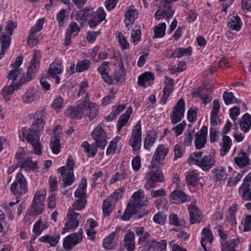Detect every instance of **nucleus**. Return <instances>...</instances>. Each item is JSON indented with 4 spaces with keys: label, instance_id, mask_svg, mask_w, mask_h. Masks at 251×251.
I'll list each match as a JSON object with an SVG mask.
<instances>
[{
    "label": "nucleus",
    "instance_id": "8fccbe9b",
    "mask_svg": "<svg viewBox=\"0 0 251 251\" xmlns=\"http://www.w3.org/2000/svg\"><path fill=\"white\" fill-rule=\"evenodd\" d=\"M46 193L47 191L44 189L37 191L34 195L33 201L44 204Z\"/></svg>",
    "mask_w": 251,
    "mask_h": 251
},
{
    "label": "nucleus",
    "instance_id": "774afa93",
    "mask_svg": "<svg viewBox=\"0 0 251 251\" xmlns=\"http://www.w3.org/2000/svg\"><path fill=\"white\" fill-rule=\"evenodd\" d=\"M244 231H251V215L246 216L244 224Z\"/></svg>",
    "mask_w": 251,
    "mask_h": 251
},
{
    "label": "nucleus",
    "instance_id": "9d476101",
    "mask_svg": "<svg viewBox=\"0 0 251 251\" xmlns=\"http://www.w3.org/2000/svg\"><path fill=\"white\" fill-rule=\"evenodd\" d=\"M90 10L91 13L89 17L88 24L91 28H94L105 19L106 13L102 7H99L95 12L93 11V9Z\"/></svg>",
    "mask_w": 251,
    "mask_h": 251
},
{
    "label": "nucleus",
    "instance_id": "0e129e2a",
    "mask_svg": "<svg viewBox=\"0 0 251 251\" xmlns=\"http://www.w3.org/2000/svg\"><path fill=\"white\" fill-rule=\"evenodd\" d=\"M80 31V28L78 25L75 22L71 23L69 26V29L67 30V32L71 34L75 33V35L78 34Z\"/></svg>",
    "mask_w": 251,
    "mask_h": 251
},
{
    "label": "nucleus",
    "instance_id": "a18cd8bd",
    "mask_svg": "<svg viewBox=\"0 0 251 251\" xmlns=\"http://www.w3.org/2000/svg\"><path fill=\"white\" fill-rule=\"evenodd\" d=\"M248 159L246 153L242 152L240 153V156L239 157L234 158V162L238 166L242 168L248 164Z\"/></svg>",
    "mask_w": 251,
    "mask_h": 251
},
{
    "label": "nucleus",
    "instance_id": "39448f33",
    "mask_svg": "<svg viewBox=\"0 0 251 251\" xmlns=\"http://www.w3.org/2000/svg\"><path fill=\"white\" fill-rule=\"evenodd\" d=\"M11 191L15 195H23L27 192L26 181L22 173L17 174L16 180L11 185Z\"/></svg>",
    "mask_w": 251,
    "mask_h": 251
},
{
    "label": "nucleus",
    "instance_id": "f257e3e1",
    "mask_svg": "<svg viewBox=\"0 0 251 251\" xmlns=\"http://www.w3.org/2000/svg\"><path fill=\"white\" fill-rule=\"evenodd\" d=\"M45 112L43 110L37 111L34 115L35 122L30 128L27 129L23 128L21 132L27 142L30 144L33 148L35 153L37 155L42 154V144L40 141V135L43 131L45 126L44 117Z\"/></svg>",
    "mask_w": 251,
    "mask_h": 251
},
{
    "label": "nucleus",
    "instance_id": "5701e85b",
    "mask_svg": "<svg viewBox=\"0 0 251 251\" xmlns=\"http://www.w3.org/2000/svg\"><path fill=\"white\" fill-rule=\"evenodd\" d=\"M138 12L134 5H131L125 13L126 25L127 27H129L134 24L135 19L138 17Z\"/></svg>",
    "mask_w": 251,
    "mask_h": 251
},
{
    "label": "nucleus",
    "instance_id": "2eb2a0df",
    "mask_svg": "<svg viewBox=\"0 0 251 251\" xmlns=\"http://www.w3.org/2000/svg\"><path fill=\"white\" fill-rule=\"evenodd\" d=\"M82 231H78L66 237L63 242L64 248L67 250H70L72 248L80 243L82 239Z\"/></svg>",
    "mask_w": 251,
    "mask_h": 251
},
{
    "label": "nucleus",
    "instance_id": "5fc2aeb1",
    "mask_svg": "<svg viewBox=\"0 0 251 251\" xmlns=\"http://www.w3.org/2000/svg\"><path fill=\"white\" fill-rule=\"evenodd\" d=\"M44 23V19L41 18L39 19L35 25L30 30L31 39H32V36L38 32H39L43 29V25Z\"/></svg>",
    "mask_w": 251,
    "mask_h": 251
},
{
    "label": "nucleus",
    "instance_id": "bb28decb",
    "mask_svg": "<svg viewBox=\"0 0 251 251\" xmlns=\"http://www.w3.org/2000/svg\"><path fill=\"white\" fill-rule=\"evenodd\" d=\"M87 101L86 108H84V113L88 116L90 120L94 119L98 115V108L95 103L90 102L89 99Z\"/></svg>",
    "mask_w": 251,
    "mask_h": 251
},
{
    "label": "nucleus",
    "instance_id": "4c0bfd02",
    "mask_svg": "<svg viewBox=\"0 0 251 251\" xmlns=\"http://www.w3.org/2000/svg\"><path fill=\"white\" fill-rule=\"evenodd\" d=\"M202 237L201 238V245L204 250H206L205 244L206 242L212 243L213 238L212 233L209 228L204 227L201 232Z\"/></svg>",
    "mask_w": 251,
    "mask_h": 251
},
{
    "label": "nucleus",
    "instance_id": "f704fd0d",
    "mask_svg": "<svg viewBox=\"0 0 251 251\" xmlns=\"http://www.w3.org/2000/svg\"><path fill=\"white\" fill-rule=\"evenodd\" d=\"M157 138V135L154 131H149L145 139V148L147 150H150L151 147L155 143Z\"/></svg>",
    "mask_w": 251,
    "mask_h": 251
},
{
    "label": "nucleus",
    "instance_id": "bf43d9fd",
    "mask_svg": "<svg viewBox=\"0 0 251 251\" xmlns=\"http://www.w3.org/2000/svg\"><path fill=\"white\" fill-rule=\"evenodd\" d=\"M63 104V100L61 97H58L54 99L52 103V107L57 112H59Z\"/></svg>",
    "mask_w": 251,
    "mask_h": 251
},
{
    "label": "nucleus",
    "instance_id": "6ab92c4d",
    "mask_svg": "<svg viewBox=\"0 0 251 251\" xmlns=\"http://www.w3.org/2000/svg\"><path fill=\"white\" fill-rule=\"evenodd\" d=\"M63 70L62 62L59 60H55L50 65L49 69V74L50 77L55 78V82L57 84H59L60 81V78L57 75L61 74Z\"/></svg>",
    "mask_w": 251,
    "mask_h": 251
},
{
    "label": "nucleus",
    "instance_id": "c03bdc74",
    "mask_svg": "<svg viewBox=\"0 0 251 251\" xmlns=\"http://www.w3.org/2000/svg\"><path fill=\"white\" fill-rule=\"evenodd\" d=\"M50 148L54 154H58L61 151L60 137H51L50 139Z\"/></svg>",
    "mask_w": 251,
    "mask_h": 251
},
{
    "label": "nucleus",
    "instance_id": "1a4fd4ad",
    "mask_svg": "<svg viewBox=\"0 0 251 251\" xmlns=\"http://www.w3.org/2000/svg\"><path fill=\"white\" fill-rule=\"evenodd\" d=\"M148 181L145 185L147 189H150L155 186L157 182H162L165 180L162 171L157 170L151 171L147 175Z\"/></svg>",
    "mask_w": 251,
    "mask_h": 251
},
{
    "label": "nucleus",
    "instance_id": "b1692460",
    "mask_svg": "<svg viewBox=\"0 0 251 251\" xmlns=\"http://www.w3.org/2000/svg\"><path fill=\"white\" fill-rule=\"evenodd\" d=\"M188 209L190 223L192 224L200 223L202 219V216L199 208L194 205H190Z\"/></svg>",
    "mask_w": 251,
    "mask_h": 251
},
{
    "label": "nucleus",
    "instance_id": "7c9ffc66",
    "mask_svg": "<svg viewBox=\"0 0 251 251\" xmlns=\"http://www.w3.org/2000/svg\"><path fill=\"white\" fill-rule=\"evenodd\" d=\"M132 112V108L131 106H130L127 108L126 112L120 117L117 123L118 132L121 130L122 128L128 122Z\"/></svg>",
    "mask_w": 251,
    "mask_h": 251
},
{
    "label": "nucleus",
    "instance_id": "cd10ccee",
    "mask_svg": "<svg viewBox=\"0 0 251 251\" xmlns=\"http://www.w3.org/2000/svg\"><path fill=\"white\" fill-rule=\"evenodd\" d=\"M134 233L129 231L125 235V246L128 251H133L135 248Z\"/></svg>",
    "mask_w": 251,
    "mask_h": 251
},
{
    "label": "nucleus",
    "instance_id": "864d4df0",
    "mask_svg": "<svg viewBox=\"0 0 251 251\" xmlns=\"http://www.w3.org/2000/svg\"><path fill=\"white\" fill-rule=\"evenodd\" d=\"M194 95L200 97L203 100V103L204 104H207L210 102L212 100V98L209 94L208 95L201 92V88H198L197 90L194 92Z\"/></svg>",
    "mask_w": 251,
    "mask_h": 251
},
{
    "label": "nucleus",
    "instance_id": "72a5a7b5",
    "mask_svg": "<svg viewBox=\"0 0 251 251\" xmlns=\"http://www.w3.org/2000/svg\"><path fill=\"white\" fill-rule=\"evenodd\" d=\"M60 239V236L58 234L56 235H47L42 236L40 238L39 240L41 242L48 243L51 247L55 246L58 243Z\"/></svg>",
    "mask_w": 251,
    "mask_h": 251
},
{
    "label": "nucleus",
    "instance_id": "4468645a",
    "mask_svg": "<svg viewBox=\"0 0 251 251\" xmlns=\"http://www.w3.org/2000/svg\"><path fill=\"white\" fill-rule=\"evenodd\" d=\"M185 102L182 99H179L176 105L174 107L171 115V121L173 124L180 122L184 116Z\"/></svg>",
    "mask_w": 251,
    "mask_h": 251
},
{
    "label": "nucleus",
    "instance_id": "c756f323",
    "mask_svg": "<svg viewBox=\"0 0 251 251\" xmlns=\"http://www.w3.org/2000/svg\"><path fill=\"white\" fill-rule=\"evenodd\" d=\"M18 77H19V82H21V79L22 78L26 77V74L25 75L23 73L22 68H15L9 72L8 78L12 80L11 83L15 84V81Z\"/></svg>",
    "mask_w": 251,
    "mask_h": 251
},
{
    "label": "nucleus",
    "instance_id": "6e6552de",
    "mask_svg": "<svg viewBox=\"0 0 251 251\" xmlns=\"http://www.w3.org/2000/svg\"><path fill=\"white\" fill-rule=\"evenodd\" d=\"M93 138L95 140L97 147L103 149L107 144L106 133L100 126H97L92 134Z\"/></svg>",
    "mask_w": 251,
    "mask_h": 251
},
{
    "label": "nucleus",
    "instance_id": "4be33fe9",
    "mask_svg": "<svg viewBox=\"0 0 251 251\" xmlns=\"http://www.w3.org/2000/svg\"><path fill=\"white\" fill-rule=\"evenodd\" d=\"M23 77L21 79V82L16 83L15 84L11 83L9 86H5L2 89L1 94L5 101H8L10 99V96L14 93V91L18 89L20 85L27 82L22 81Z\"/></svg>",
    "mask_w": 251,
    "mask_h": 251
},
{
    "label": "nucleus",
    "instance_id": "79ce46f5",
    "mask_svg": "<svg viewBox=\"0 0 251 251\" xmlns=\"http://www.w3.org/2000/svg\"><path fill=\"white\" fill-rule=\"evenodd\" d=\"M228 26L235 31H239L242 25V22L238 15L233 16L228 24Z\"/></svg>",
    "mask_w": 251,
    "mask_h": 251
},
{
    "label": "nucleus",
    "instance_id": "0eeeda50",
    "mask_svg": "<svg viewBox=\"0 0 251 251\" xmlns=\"http://www.w3.org/2000/svg\"><path fill=\"white\" fill-rule=\"evenodd\" d=\"M40 57V51L35 50L34 51L33 58L31 60V65L27 68L26 77L23 79L22 81L29 82L32 79L39 67Z\"/></svg>",
    "mask_w": 251,
    "mask_h": 251
},
{
    "label": "nucleus",
    "instance_id": "69168bd1",
    "mask_svg": "<svg viewBox=\"0 0 251 251\" xmlns=\"http://www.w3.org/2000/svg\"><path fill=\"white\" fill-rule=\"evenodd\" d=\"M186 126V123L184 121H183L176 126L173 128L172 130L175 131V134L177 136L182 133V132L184 130Z\"/></svg>",
    "mask_w": 251,
    "mask_h": 251
},
{
    "label": "nucleus",
    "instance_id": "412c9836",
    "mask_svg": "<svg viewBox=\"0 0 251 251\" xmlns=\"http://www.w3.org/2000/svg\"><path fill=\"white\" fill-rule=\"evenodd\" d=\"M90 9L85 8L83 10L73 11L71 17L74 18L77 21L80 25H84L86 21L89 19V17L91 13Z\"/></svg>",
    "mask_w": 251,
    "mask_h": 251
},
{
    "label": "nucleus",
    "instance_id": "a878e982",
    "mask_svg": "<svg viewBox=\"0 0 251 251\" xmlns=\"http://www.w3.org/2000/svg\"><path fill=\"white\" fill-rule=\"evenodd\" d=\"M39 98L37 91L33 88H29L23 96V102L26 104L31 103Z\"/></svg>",
    "mask_w": 251,
    "mask_h": 251
},
{
    "label": "nucleus",
    "instance_id": "6e6d98bb",
    "mask_svg": "<svg viewBox=\"0 0 251 251\" xmlns=\"http://www.w3.org/2000/svg\"><path fill=\"white\" fill-rule=\"evenodd\" d=\"M113 210L112 204L108 199L103 201L102 205V211L104 216H108Z\"/></svg>",
    "mask_w": 251,
    "mask_h": 251
},
{
    "label": "nucleus",
    "instance_id": "473e14b6",
    "mask_svg": "<svg viewBox=\"0 0 251 251\" xmlns=\"http://www.w3.org/2000/svg\"><path fill=\"white\" fill-rule=\"evenodd\" d=\"M148 250H155L156 251H166L167 241L165 240H162L160 242H150L148 243Z\"/></svg>",
    "mask_w": 251,
    "mask_h": 251
},
{
    "label": "nucleus",
    "instance_id": "a211bd4d",
    "mask_svg": "<svg viewBox=\"0 0 251 251\" xmlns=\"http://www.w3.org/2000/svg\"><path fill=\"white\" fill-rule=\"evenodd\" d=\"M207 127L203 126L201 129L195 134V144L197 150L203 148L207 141Z\"/></svg>",
    "mask_w": 251,
    "mask_h": 251
},
{
    "label": "nucleus",
    "instance_id": "052dcab7",
    "mask_svg": "<svg viewBox=\"0 0 251 251\" xmlns=\"http://www.w3.org/2000/svg\"><path fill=\"white\" fill-rule=\"evenodd\" d=\"M86 204V200L85 199H79L74 203L72 209L74 210H81L85 207Z\"/></svg>",
    "mask_w": 251,
    "mask_h": 251
},
{
    "label": "nucleus",
    "instance_id": "a19ab883",
    "mask_svg": "<svg viewBox=\"0 0 251 251\" xmlns=\"http://www.w3.org/2000/svg\"><path fill=\"white\" fill-rule=\"evenodd\" d=\"M116 238L115 232H112L107 237L104 239L103 246L106 250H111L114 246V241Z\"/></svg>",
    "mask_w": 251,
    "mask_h": 251
},
{
    "label": "nucleus",
    "instance_id": "4d7b16f0",
    "mask_svg": "<svg viewBox=\"0 0 251 251\" xmlns=\"http://www.w3.org/2000/svg\"><path fill=\"white\" fill-rule=\"evenodd\" d=\"M186 180L188 185L195 186L198 181L197 174L194 173L189 174L186 177Z\"/></svg>",
    "mask_w": 251,
    "mask_h": 251
},
{
    "label": "nucleus",
    "instance_id": "58836bf2",
    "mask_svg": "<svg viewBox=\"0 0 251 251\" xmlns=\"http://www.w3.org/2000/svg\"><path fill=\"white\" fill-rule=\"evenodd\" d=\"M154 79V75L151 72H147L138 77V83L141 86L146 87V82L153 81Z\"/></svg>",
    "mask_w": 251,
    "mask_h": 251
},
{
    "label": "nucleus",
    "instance_id": "423d86ee",
    "mask_svg": "<svg viewBox=\"0 0 251 251\" xmlns=\"http://www.w3.org/2000/svg\"><path fill=\"white\" fill-rule=\"evenodd\" d=\"M141 135V125L140 121H139L134 126L132 131L130 139L129 141V144L132 147L133 151H138L141 148L142 141Z\"/></svg>",
    "mask_w": 251,
    "mask_h": 251
},
{
    "label": "nucleus",
    "instance_id": "de8ad7c7",
    "mask_svg": "<svg viewBox=\"0 0 251 251\" xmlns=\"http://www.w3.org/2000/svg\"><path fill=\"white\" fill-rule=\"evenodd\" d=\"M126 108L125 104H121L118 106L116 109L112 112L108 116L106 117V119L108 121H111L115 119L121 112H122Z\"/></svg>",
    "mask_w": 251,
    "mask_h": 251
},
{
    "label": "nucleus",
    "instance_id": "3c124183",
    "mask_svg": "<svg viewBox=\"0 0 251 251\" xmlns=\"http://www.w3.org/2000/svg\"><path fill=\"white\" fill-rule=\"evenodd\" d=\"M175 156L174 160L181 158L183 156L185 152V147L183 143H179L176 145L174 148Z\"/></svg>",
    "mask_w": 251,
    "mask_h": 251
},
{
    "label": "nucleus",
    "instance_id": "603ef678",
    "mask_svg": "<svg viewBox=\"0 0 251 251\" xmlns=\"http://www.w3.org/2000/svg\"><path fill=\"white\" fill-rule=\"evenodd\" d=\"M170 223L171 224L176 225L178 226H184L185 221L183 219H179L176 214H171L169 217Z\"/></svg>",
    "mask_w": 251,
    "mask_h": 251
},
{
    "label": "nucleus",
    "instance_id": "13d9d810",
    "mask_svg": "<svg viewBox=\"0 0 251 251\" xmlns=\"http://www.w3.org/2000/svg\"><path fill=\"white\" fill-rule=\"evenodd\" d=\"M142 236L140 237L139 239V244H143L145 243V251L142 250L141 251H149L151 250H148V243L152 241H156L155 240H149L150 234L147 232L144 233V235H141Z\"/></svg>",
    "mask_w": 251,
    "mask_h": 251
},
{
    "label": "nucleus",
    "instance_id": "aec40b11",
    "mask_svg": "<svg viewBox=\"0 0 251 251\" xmlns=\"http://www.w3.org/2000/svg\"><path fill=\"white\" fill-rule=\"evenodd\" d=\"M174 11L172 9L171 4H162L161 3V5L159 9L157 10L154 14L156 19L160 20L162 18H169L174 15Z\"/></svg>",
    "mask_w": 251,
    "mask_h": 251
},
{
    "label": "nucleus",
    "instance_id": "ea45409f",
    "mask_svg": "<svg viewBox=\"0 0 251 251\" xmlns=\"http://www.w3.org/2000/svg\"><path fill=\"white\" fill-rule=\"evenodd\" d=\"M44 209V203L33 201L30 209V214L32 216L38 215L43 212Z\"/></svg>",
    "mask_w": 251,
    "mask_h": 251
},
{
    "label": "nucleus",
    "instance_id": "ddd939ff",
    "mask_svg": "<svg viewBox=\"0 0 251 251\" xmlns=\"http://www.w3.org/2000/svg\"><path fill=\"white\" fill-rule=\"evenodd\" d=\"M239 192L244 200L251 201V173L245 177L243 184L239 189Z\"/></svg>",
    "mask_w": 251,
    "mask_h": 251
},
{
    "label": "nucleus",
    "instance_id": "e433bc0d",
    "mask_svg": "<svg viewBox=\"0 0 251 251\" xmlns=\"http://www.w3.org/2000/svg\"><path fill=\"white\" fill-rule=\"evenodd\" d=\"M238 243V239H232L229 241L224 240L221 242L222 251H235V246Z\"/></svg>",
    "mask_w": 251,
    "mask_h": 251
},
{
    "label": "nucleus",
    "instance_id": "f8f14e48",
    "mask_svg": "<svg viewBox=\"0 0 251 251\" xmlns=\"http://www.w3.org/2000/svg\"><path fill=\"white\" fill-rule=\"evenodd\" d=\"M168 151V149L165 147L164 145H159L156 148L151 160V168H154L157 163L162 165Z\"/></svg>",
    "mask_w": 251,
    "mask_h": 251
},
{
    "label": "nucleus",
    "instance_id": "37998d69",
    "mask_svg": "<svg viewBox=\"0 0 251 251\" xmlns=\"http://www.w3.org/2000/svg\"><path fill=\"white\" fill-rule=\"evenodd\" d=\"M166 25L165 23H162L155 26L154 28V36L153 38L163 37L165 34Z\"/></svg>",
    "mask_w": 251,
    "mask_h": 251
},
{
    "label": "nucleus",
    "instance_id": "393cba45",
    "mask_svg": "<svg viewBox=\"0 0 251 251\" xmlns=\"http://www.w3.org/2000/svg\"><path fill=\"white\" fill-rule=\"evenodd\" d=\"M170 201L173 203H181L188 201L189 197L180 190H175L170 195Z\"/></svg>",
    "mask_w": 251,
    "mask_h": 251
},
{
    "label": "nucleus",
    "instance_id": "c9c22d12",
    "mask_svg": "<svg viewBox=\"0 0 251 251\" xmlns=\"http://www.w3.org/2000/svg\"><path fill=\"white\" fill-rule=\"evenodd\" d=\"M251 126V116L248 113L243 115L241 119V129L244 132L249 131Z\"/></svg>",
    "mask_w": 251,
    "mask_h": 251
},
{
    "label": "nucleus",
    "instance_id": "e2e57ef3",
    "mask_svg": "<svg viewBox=\"0 0 251 251\" xmlns=\"http://www.w3.org/2000/svg\"><path fill=\"white\" fill-rule=\"evenodd\" d=\"M126 173L117 172L111 179V183H114L118 181H122L126 177Z\"/></svg>",
    "mask_w": 251,
    "mask_h": 251
},
{
    "label": "nucleus",
    "instance_id": "7ed1b4c3",
    "mask_svg": "<svg viewBox=\"0 0 251 251\" xmlns=\"http://www.w3.org/2000/svg\"><path fill=\"white\" fill-rule=\"evenodd\" d=\"M188 161L190 163L196 164L204 171H208L212 168L216 162L215 158L213 155L208 154L203 156L202 151H196L192 153Z\"/></svg>",
    "mask_w": 251,
    "mask_h": 251
},
{
    "label": "nucleus",
    "instance_id": "2f4dec72",
    "mask_svg": "<svg viewBox=\"0 0 251 251\" xmlns=\"http://www.w3.org/2000/svg\"><path fill=\"white\" fill-rule=\"evenodd\" d=\"M232 145L230 138L227 135H223L222 142L221 143V155L224 156L229 151Z\"/></svg>",
    "mask_w": 251,
    "mask_h": 251
},
{
    "label": "nucleus",
    "instance_id": "f3484780",
    "mask_svg": "<svg viewBox=\"0 0 251 251\" xmlns=\"http://www.w3.org/2000/svg\"><path fill=\"white\" fill-rule=\"evenodd\" d=\"M17 159L19 166L22 169L26 171H34L37 168V163L31 160L29 158H26L23 157L22 153H17Z\"/></svg>",
    "mask_w": 251,
    "mask_h": 251
},
{
    "label": "nucleus",
    "instance_id": "c85d7f7f",
    "mask_svg": "<svg viewBox=\"0 0 251 251\" xmlns=\"http://www.w3.org/2000/svg\"><path fill=\"white\" fill-rule=\"evenodd\" d=\"M213 178L216 182L219 180L226 179L227 177V174L225 169L222 166H218L212 170Z\"/></svg>",
    "mask_w": 251,
    "mask_h": 251
},
{
    "label": "nucleus",
    "instance_id": "09e8293b",
    "mask_svg": "<svg viewBox=\"0 0 251 251\" xmlns=\"http://www.w3.org/2000/svg\"><path fill=\"white\" fill-rule=\"evenodd\" d=\"M223 99L226 105L237 102V99L234 97L232 92L225 91L223 95Z\"/></svg>",
    "mask_w": 251,
    "mask_h": 251
},
{
    "label": "nucleus",
    "instance_id": "338daca9",
    "mask_svg": "<svg viewBox=\"0 0 251 251\" xmlns=\"http://www.w3.org/2000/svg\"><path fill=\"white\" fill-rule=\"evenodd\" d=\"M166 219V216L160 213L156 214L153 218L154 222L160 225L164 224L165 223Z\"/></svg>",
    "mask_w": 251,
    "mask_h": 251
},
{
    "label": "nucleus",
    "instance_id": "f03ea898",
    "mask_svg": "<svg viewBox=\"0 0 251 251\" xmlns=\"http://www.w3.org/2000/svg\"><path fill=\"white\" fill-rule=\"evenodd\" d=\"M132 200L130 201L122 216V219L129 220L132 215H135L139 209L146 205L147 200L144 201V192L139 190L135 192L132 196Z\"/></svg>",
    "mask_w": 251,
    "mask_h": 251
},
{
    "label": "nucleus",
    "instance_id": "20e7f679",
    "mask_svg": "<svg viewBox=\"0 0 251 251\" xmlns=\"http://www.w3.org/2000/svg\"><path fill=\"white\" fill-rule=\"evenodd\" d=\"M75 162L70 156L67 160L66 166L59 168L58 171L61 175L62 181L65 186L71 185L75 180L74 167Z\"/></svg>",
    "mask_w": 251,
    "mask_h": 251
},
{
    "label": "nucleus",
    "instance_id": "680f3d73",
    "mask_svg": "<svg viewBox=\"0 0 251 251\" xmlns=\"http://www.w3.org/2000/svg\"><path fill=\"white\" fill-rule=\"evenodd\" d=\"M66 12L67 11L66 9H63L58 13L57 15V20L60 26L63 25L64 20L65 19L67 18Z\"/></svg>",
    "mask_w": 251,
    "mask_h": 251
},
{
    "label": "nucleus",
    "instance_id": "9b49d317",
    "mask_svg": "<svg viewBox=\"0 0 251 251\" xmlns=\"http://www.w3.org/2000/svg\"><path fill=\"white\" fill-rule=\"evenodd\" d=\"M78 215L79 214L75 212L73 209L71 208L69 209L67 216V222L63 228V233L70 231L71 229H75L78 226Z\"/></svg>",
    "mask_w": 251,
    "mask_h": 251
},
{
    "label": "nucleus",
    "instance_id": "49530a36",
    "mask_svg": "<svg viewBox=\"0 0 251 251\" xmlns=\"http://www.w3.org/2000/svg\"><path fill=\"white\" fill-rule=\"evenodd\" d=\"M91 66V62L88 59H83L78 61L76 65V71L78 72H82L87 70Z\"/></svg>",
    "mask_w": 251,
    "mask_h": 251
},
{
    "label": "nucleus",
    "instance_id": "dca6fc26",
    "mask_svg": "<svg viewBox=\"0 0 251 251\" xmlns=\"http://www.w3.org/2000/svg\"><path fill=\"white\" fill-rule=\"evenodd\" d=\"M87 100H83V102L79 104L76 107H70L65 111V114L72 119H80L84 113V108L87 105Z\"/></svg>",
    "mask_w": 251,
    "mask_h": 251
}]
</instances>
